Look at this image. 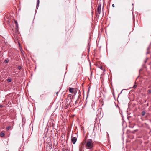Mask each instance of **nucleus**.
Here are the masks:
<instances>
[{
  "instance_id": "1",
  "label": "nucleus",
  "mask_w": 151,
  "mask_h": 151,
  "mask_svg": "<svg viewBox=\"0 0 151 151\" xmlns=\"http://www.w3.org/2000/svg\"><path fill=\"white\" fill-rule=\"evenodd\" d=\"M86 148L87 149H91L93 147L92 140L91 139H88L86 142Z\"/></svg>"
},
{
  "instance_id": "2",
  "label": "nucleus",
  "mask_w": 151,
  "mask_h": 151,
  "mask_svg": "<svg viewBox=\"0 0 151 151\" xmlns=\"http://www.w3.org/2000/svg\"><path fill=\"white\" fill-rule=\"evenodd\" d=\"M101 4L100 3H99L98 4V6L97 11H96V13L97 14H99V15L101 13Z\"/></svg>"
},
{
  "instance_id": "3",
  "label": "nucleus",
  "mask_w": 151,
  "mask_h": 151,
  "mask_svg": "<svg viewBox=\"0 0 151 151\" xmlns=\"http://www.w3.org/2000/svg\"><path fill=\"white\" fill-rule=\"evenodd\" d=\"M77 138L75 137H73L71 139V141L73 144H75Z\"/></svg>"
},
{
  "instance_id": "4",
  "label": "nucleus",
  "mask_w": 151,
  "mask_h": 151,
  "mask_svg": "<svg viewBox=\"0 0 151 151\" xmlns=\"http://www.w3.org/2000/svg\"><path fill=\"white\" fill-rule=\"evenodd\" d=\"M73 90L74 89L73 88H69V91L70 93H73L74 92Z\"/></svg>"
},
{
  "instance_id": "5",
  "label": "nucleus",
  "mask_w": 151,
  "mask_h": 151,
  "mask_svg": "<svg viewBox=\"0 0 151 151\" xmlns=\"http://www.w3.org/2000/svg\"><path fill=\"white\" fill-rule=\"evenodd\" d=\"M14 22L15 24L16 27L17 29H18V23L16 21H15Z\"/></svg>"
},
{
  "instance_id": "6",
  "label": "nucleus",
  "mask_w": 151,
  "mask_h": 151,
  "mask_svg": "<svg viewBox=\"0 0 151 151\" xmlns=\"http://www.w3.org/2000/svg\"><path fill=\"white\" fill-rule=\"evenodd\" d=\"M37 4L36 8L37 9H37H38V6H39V0H37Z\"/></svg>"
},
{
  "instance_id": "7",
  "label": "nucleus",
  "mask_w": 151,
  "mask_h": 151,
  "mask_svg": "<svg viewBox=\"0 0 151 151\" xmlns=\"http://www.w3.org/2000/svg\"><path fill=\"white\" fill-rule=\"evenodd\" d=\"M0 135L1 137H3L4 136V134L3 132H1L0 133Z\"/></svg>"
},
{
  "instance_id": "8",
  "label": "nucleus",
  "mask_w": 151,
  "mask_h": 151,
  "mask_svg": "<svg viewBox=\"0 0 151 151\" xmlns=\"http://www.w3.org/2000/svg\"><path fill=\"white\" fill-rule=\"evenodd\" d=\"M145 112L144 111H143L141 113V114L142 116H144L145 115Z\"/></svg>"
},
{
  "instance_id": "9",
  "label": "nucleus",
  "mask_w": 151,
  "mask_h": 151,
  "mask_svg": "<svg viewBox=\"0 0 151 151\" xmlns=\"http://www.w3.org/2000/svg\"><path fill=\"white\" fill-rule=\"evenodd\" d=\"M148 93H149V94L151 93V89H149L148 91Z\"/></svg>"
},
{
  "instance_id": "10",
  "label": "nucleus",
  "mask_w": 151,
  "mask_h": 151,
  "mask_svg": "<svg viewBox=\"0 0 151 151\" xmlns=\"http://www.w3.org/2000/svg\"><path fill=\"white\" fill-rule=\"evenodd\" d=\"M7 81L8 82H10L11 81V80L10 79H7Z\"/></svg>"
},
{
  "instance_id": "11",
  "label": "nucleus",
  "mask_w": 151,
  "mask_h": 151,
  "mask_svg": "<svg viewBox=\"0 0 151 151\" xmlns=\"http://www.w3.org/2000/svg\"><path fill=\"white\" fill-rule=\"evenodd\" d=\"M18 68L19 70H21L22 69V67L20 66H19L18 67Z\"/></svg>"
},
{
  "instance_id": "12",
  "label": "nucleus",
  "mask_w": 151,
  "mask_h": 151,
  "mask_svg": "<svg viewBox=\"0 0 151 151\" xmlns=\"http://www.w3.org/2000/svg\"><path fill=\"white\" fill-rule=\"evenodd\" d=\"M8 62V60H5L4 61V62L5 63H7Z\"/></svg>"
},
{
  "instance_id": "13",
  "label": "nucleus",
  "mask_w": 151,
  "mask_h": 151,
  "mask_svg": "<svg viewBox=\"0 0 151 151\" xmlns=\"http://www.w3.org/2000/svg\"><path fill=\"white\" fill-rule=\"evenodd\" d=\"M10 129V127H7L6 129L7 130H8Z\"/></svg>"
},
{
  "instance_id": "14",
  "label": "nucleus",
  "mask_w": 151,
  "mask_h": 151,
  "mask_svg": "<svg viewBox=\"0 0 151 151\" xmlns=\"http://www.w3.org/2000/svg\"><path fill=\"white\" fill-rule=\"evenodd\" d=\"M79 150L80 151H82V147H81L79 148Z\"/></svg>"
},
{
  "instance_id": "15",
  "label": "nucleus",
  "mask_w": 151,
  "mask_h": 151,
  "mask_svg": "<svg viewBox=\"0 0 151 151\" xmlns=\"http://www.w3.org/2000/svg\"><path fill=\"white\" fill-rule=\"evenodd\" d=\"M137 87V85H134V88H135Z\"/></svg>"
},
{
  "instance_id": "16",
  "label": "nucleus",
  "mask_w": 151,
  "mask_h": 151,
  "mask_svg": "<svg viewBox=\"0 0 151 151\" xmlns=\"http://www.w3.org/2000/svg\"><path fill=\"white\" fill-rule=\"evenodd\" d=\"M112 6L113 7H114V4H113L112 5Z\"/></svg>"
},
{
  "instance_id": "17",
  "label": "nucleus",
  "mask_w": 151,
  "mask_h": 151,
  "mask_svg": "<svg viewBox=\"0 0 151 151\" xmlns=\"http://www.w3.org/2000/svg\"><path fill=\"white\" fill-rule=\"evenodd\" d=\"M0 107L1 108H2V107H3V106H2V105H0Z\"/></svg>"
},
{
  "instance_id": "18",
  "label": "nucleus",
  "mask_w": 151,
  "mask_h": 151,
  "mask_svg": "<svg viewBox=\"0 0 151 151\" xmlns=\"http://www.w3.org/2000/svg\"><path fill=\"white\" fill-rule=\"evenodd\" d=\"M103 69L102 67V66H101V70H103V69Z\"/></svg>"
},
{
  "instance_id": "19",
  "label": "nucleus",
  "mask_w": 151,
  "mask_h": 151,
  "mask_svg": "<svg viewBox=\"0 0 151 151\" xmlns=\"http://www.w3.org/2000/svg\"><path fill=\"white\" fill-rule=\"evenodd\" d=\"M58 92H56V94H57V95H58Z\"/></svg>"
},
{
  "instance_id": "20",
  "label": "nucleus",
  "mask_w": 151,
  "mask_h": 151,
  "mask_svg": "<svg viewBox=\"0 0 151 151\" xmlns=\"http://www.w3.org/2000/svg\"><path fill=\"white\" fill-rule=\"evenodd\" d=\"M148 53H149V52H147V54H148Z\"/></svg>"
},
{
  "instance_id": "21",
  "label": "nucleus",
  "mask_w": 151,
  "mask_h": 151,
  "mask_svg": "<svg viewBox=\"0 0 151 151\" xmlns=\"http://www.w3.org/2000/svg\"><path fill=\"white\" fill-rule=\"evenodd\" d=\"M149 49V48H147V50H148Z\"/></svg>"
}]
</instances>
